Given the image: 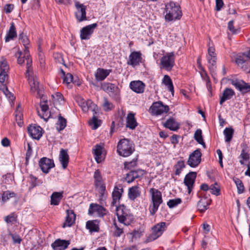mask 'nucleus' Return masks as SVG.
<instances>
[{
  "instance_id": "obj_16",
  "label": "nucleus",
  "mask_w": 250,
  "mask_h": 250,
  "mask_svg": "<svg viewBox=\"0 0 250 250\" xmlns=\"http://www.w3.org/2000/svg\"><path fill=\"white\" fill-rule=\"evenodd\" d=\"M39 165L42 171L45 174L48 173L55 167L53 160L46 157L41 158L39 162Z\"/></svg>"
},
{
  "instance_id": "obj_35",
  "label": "nucleus",
  "mask_w": 250,
  "mask_h": 250,
  "mask_svg": "<svg viewBox=\"0 0 250 250\" xmlns=\"http://www.w3.org/2000/svg\"><path fill=\"white\" fill-rule=\"evenodd\" d=\"M62 193V192H53L51 196V204L53 205H58L63 197Z\"/></svg>"
},
{
  "instance_id": "obj_8",
  "label": "nucleus",
  "mask_w": 250,
  "mask_h": 250,
  "mask_svg": "<svg viewBox=\"0 0 250 250\" xmlns=\"http://www.w3.org/2000/svg\"><path fill=\"white\" fill-rule=\"evenodd\" d=\"M19 40L21 41V42L24 46V55L26 59L27 71V72H29L30 67H31L32 63V60L31 58L30 55L29 54V51L28 50L29 41L26 35L23 34V33L20 34L19 35Z\"/></svg>"
},
{
  "instance_id": "obj_34",
  "label": "nucleus",
  "mask_w": 250,
  "mask_h": 250,
  "mask_svg": "<svg viewBox=\"0 0 250 250\" xmlns=\"http://www.w3.org/2000/svg\"><path fill=\"white\" fill-rule=\"evenodd\" d=\"M166 128L172 131H176L179 128V124L173 118H170L167 119L164 124Z\"/></svg>"
},
{
  "instance_id": "obj_41",
  "label": "nucleus",
  "mask_w": 250,
  "mask_h": 250,
  "mask_svg": "<svg viewBox=\"0 0 250 250\" xmlns=\"http://www.w3.org/2000/svg\"><path fill=\"white\" fill-rule=\"evenodd\" d=\"M16 195V194L13 191L9 190L4 191L1 195V202L4 203L10 198L15 197Z\"/></svg>"
},
{
  "instance_id": "obj_11",
  "label": "nucleus",
  "mask_w": 250,
  "mask_h": 250,
  "mask_svg": "<svg viewBox=\"0 0 250 250\" xmlns=\"http://www.w3.org/2000/svg\"><path fill=\"white\" fill-rule=\"evenodd\" d=\"M150 112L153 115H160L167 113L169 110L167 105H164L162 102L159 101L152 104L149 109Z\"/></svg>"
},
{
  "instance_id": "obj_18",
  "label": "nucleus",
  "mask_w": 250,
  "mask_h": 250,
  "mask_svg": "<svg viewBox=\"0 0 250 250\" xmlns=\"http://www.w3.org/2000/svg\"><path fill=\"white\" fill-rule=\"evenodd\" d=\"M230 83L235 87L238 89L242 94L250 92V84L245 83L244 81L238 79H231Z\"/></svg>"
},
{
  "instance_id": "obj_47",
  "label": "nucleus",
  "mask_w": 250,
  "mask_h": 250,
  "mask_svg": "<svg viewBox=\"0 0 250 250\" xmlns=\"http://www.w3.org/2000/svg\"><path fill=\"white\" fill-rule=\"evenodd\" d=\"M17 218V216L16 215V214L15 213L13 212L10 213L9 215L5 216L4 218V221L7 224H13L14 222H16Z\"/></svg>"
},
{
  "instance_id": "obj_48",
  "label": "nucleus",
  "mask_w": 250,
  "mask_h": 250,
  "mask_svg": "<svg viewBox=\"0 0 250 250\" xmlns=\"http://www.w3.org/2000/svg\"><path fill=\"white\" fill-rule=\"evenodd\" d=\"M235 184L236 185L238 193L239 194L242 193L244 191V187L241 180L238 178L233 179Z\"/></svg>"
},
{
  "instance_id": "obj_31",
  "label": "nucleus",
  "mask_w": 250,
  "mask_h": 250,
  "mask_svg": "<svg viewBox=\"0 0 250 250\" xmlns=\"http://www.w3.org/2000/svg\"><path fill=\"white\" fill-rule=\"evenodd\" d=\"M123 192V188H119L117 187H115L114 190L112 192V196L113 201L112 202V204L113 206H116L117 207L116 204L118 202H119L120 200L122 193Z\"/></svg>"
},
{
  "instance_id": "obj_19",
  "label": "nucleus",
  "mask_w": 250,
  "mask_h": 250,
  "mask_svg": "<svg viewBox=\"0 0 250 250\" xmlns=\"http://www.w3.org/2000/svg\"><path fill=\"white\" fill-rule=\"evenodd\" d=\"M75 4L77 10L76 13V17L77 20L79 22L86 20V6L78 1H76Z\"/></svg>"
},
{
  "instance_id": "obj_4",
  "label": "nucleus",
  "mask_w": 250,
  "mask_h": 250,
  "mask_svg": "<svg viewBox=\"0 0 250 250\" xmlns=\"http://www.w3.org/2000/svg\"><path fill=\"white\" fill-rule=\"evenodd\" d=\"M117 149L119 155L125 157L130 156L135 150L132 142L127 139L121 140L118 144Z\"/></svg>"
},
{
  "instance_id": "obj_51",
  "label": "nucleus",
  "mask_w": 250,
  "mask_h": 250,
  "mask_svg": "<svg viewBox=\"0 0 250 250\" xmlns=\"http://www.w3.org/2000/svg\"><path fill=\"white\" fill-rule=\"evenodd\" d=\"M16 57L18 58V63L19 64H22L25 61H26V57H24V52L22 53L21 50H18L16 54Z\"/></svg>"
},
{
  "instance_id": "obj_64",
  "label": "nucleus",
  "mask_w": 250,
  "mask_h": 250,
  "mask_svg": "<svg viewBox=\"0 0 250 250\" xmlns=\"http://www.w3.org/2000/svg\"><path fill=\"white\" fill-rule=\"evenodd\" d=\"M40 106L42 109V112H48V106L46 104V102H41L40 104Z\"/></svg>"
},
{
  "instance_id": "obj_6",
  "label": "nucleus",
  "mask_w": 250,
  "mask_h": 250,
  "mask_svg": "<svg viewBox=\"0 0 250 250\" xmlns=\"http://www.w3.org/2000/svg\"><path fill=\"white\" fill-rule=\"evenodd\" d=\"M166 223L161 222L154 226L151 228V232L147 238V242L153 241L160 237L166 230Z\"/></svg>"
},
{
  "instance_id": "obj_54",
  "label": "nucleus",
  "mask_w": 250,
  "mask_h": 250,
  "mask_svg": "<svg viewBox=\"0 0 250 250\" xmlns=\"http://www.w3.org/2000/svg\"><path fill=\"white\" fill-rule=\"evenodd\" d=\"M131 171L133 176L134 180L142 177L144 174V171L142 169L131 170Z\"/></svg>"
},
{
  "instance_id": "obj_49",
  "label": "nucleus",
  "mask_w": 250,
  "mask_h": 250,
  "mask_svg": "<svg viewBox=\"0 0 250 250\" xmlns=\"http://www.w3.org/2000/svg\"><path fill=\"white\" fill-rule=\"evenodd\" d=\"M209 190L212 194L216 196L220 194V187L217 183L211 185L209 187Z\"/></svg>"
},
{
  "instance_id": "obj_53",
  "label": "nucleus",
  "mask_w": 250,
  "mask_h": 250,
  "mask_svg": "<svg viewBox=\"0 0 250 250\" xmlns=\"http://www.w3.org/2000/svg\"><path fill=\"white\" fill-rule=\"evenodd\" d=\"M0 72H7L9 69V66L6 60H3L0 62Z\"/></svg>"
},
{
  "instance_id": "obj_24",
  "label": "nucleus",
  "mask_w": 250,
  "mask_h": 250,
  "mask_svg": "<svg viewBox=\"0 0 250 250\" xmlns=\"http://www.w3.org/2000/svg\"><path fill=\"white\" fill-rule=\"evenodd\" d=\"M235 94V93L232 89L226 88L220 96V104L222 105L225 101L230 100Z\"/></svg>"
},
{
  "instance_id": "obj_21",
  "label": "nucleus",
  "mask_w": 250,
  "mask_h": 250,
  "mask_svg": "<svg viewBox=\"0 0 250 250\" xmlns=\"http://www.w3.org/2000/svg\"><path fill=\"white\" fill-rule=\"evenodd\" d=\"M142 60V54L139 51L132 52L128 57V65L135 67L140 64Z\"/></svg>"
},
{
  "instance_id": "obj_28",
  "label": "nucleus",
  "mask_w": 250,
  "mask_h": 250,
  "mask_svg": "<svg viewBox=\"0 0 250 250\" xmlns=\"http://www.w3.org/2000/svg\"><path fill=\"white\" fill-rule=\"evenodd\" d=\"M17 36V34L16 32V29L14 22H11L10 26L7 32L5 38V42H8L11 40H14Z\"/></svg>"
},
{
  "instance_id": "obj_9",
  "label": "nucleus",
  "mask_w": 250,
  "mask_h": 250,
  "mask_svg": "<svg viewBox=\"0 0 250 250\" xmlns=\"http://www.w3.org/2000/svg\"><path fill=\"white\" fill-rule=\"evenodd\" d=\"M207 59L209 63L208 68L212 75L215 73V69L216 68V54L215 52V48L212 46H208V55H207Z\"/></svg>"
},
{
  "instance_id": "obj_56",
  "label": "nucleus",
  "mask_w": 250,
  "mask_h": 250,
  "mask_svg": "<svg viewBox=\"0 0 250 250\" xmlns=\"http://www.w3.org/2000/svg\"><path fill=\"white\" fill-rule=\"evenodd\" d=\"M95 115V114H94L92 119L89 123L90 124H93V126L92 127L93 129H96L100 125V124L99 123L100 121L98 120Z\"/></svg>"
},
{
  "instance_id": "obj_57",
  "label": "nucleus",
  "mask_w": 250,
  "mask_h": 250,
  "mask_svg": "<svg viewBox=\"0 0 250 250\" xmlns=\"http://www.w3.org/2000/svg\"><path fill=\"white\" fill-rule=\"evenodd\" d=\"M30 181L31 183V185L33 188L39 185L41 183V182L38 179V178L33 175H31L30 176Z\"/></svg>"
},
{
  "instance_id": "obj_61",
  "label": "nucleus",
  "mask_w": 250,
  "mask_h": 250,
  "mask_svg": "<svg viewBox=\"0 0 250 250\" xmlns=\"http://www.w3.org/2000/svg\"><path fill=\"white\" fill-rule=\"evenodd\" d=\"M52 97L54 101L57 100L59 102H61L63 100L62 95L59 92L56 93L55 95H52Z\"/></svg>"
},
{
  "instance_id": "obj_26",
  "label": "nucleus",
  "mask_w": 250,
  "mask_h": 250,
  "mask_svg": "<svg viewBox=\"0 0 250 250\" xmlns=\"http://www.w3.org/2000/svg\"><path fill=\"white\" fill-rule=\"evenodd\" d=\"M130 89L137 93H142L144 91L145 85L140 81L131 82L129 84Z\"/></svg>"
},
{
  "instance_id": "obj_60",
  "label": "nucleus",
  "mask_w": 250,
  "mask_h": 250,
  "mask_svg": "<svg viewBox=\"0 0 250 250\" xmlns=\"http://www.w3.org/2000/svg\"><path fill=\"white\" fill-rule=\"evenodd\" d=\"M125 180L128 183H130L134 181L133 176L131 171L129 173H128L126 174V176L125 177Z\"/></svg>"
},
{
  "instance_id": "obj_58",
  "label": "nucleus",
  "mask_w": 250,
  "mask_h": 250,
  "mask_svg": "<svg viewBox=\"0 0 250 250\" xmlns=\"http://www.w3.org/2000/svg\"><path fill=\"white\" fill-rule=\"evenodd\" d=\"M12 237L13 242L14 243L20 244L21 241V239L20 236L16 234H10Z\"/></svg>"
},
{
  "instance_id": "obj_3",
  "label": "nucleus",
  "mask_w": 250,
  "mask_h": 250,
  "mask_svg": "<svg viewBox=\"0 0 250 250\" xmlns=\"http://www.w3.org/2000/svg\"><path fill=\"white\" fill-rule=\"evenodd\" d=\"M151 195V204L149 205V211L153 215L157 211L159 206L163 203L161 192L157 189L151 188L149 190Z\"/></svg>"
},
{
  "instance_id": "obj_20",
  "label": "nucleus",
  "mask_w": 250,
  "mask_h": 250,
  "mask_svg": "<svg viewBox=\"0 0 250 250\" xmlns=\"http://www.w3.org/2000/svg\"><path fill=\"white\" fill-rule=\"evenodd\" d=\"M27 130L29 135L33 139L39 140L42 135V129L36 125H30Z\"/></svg>"
},
{
  "instance_id": "obj_2",
  "label": "nucleus",
  "mask_w": 250,
  "mask_h": 250,
  "mask_svg": "<svg viewBox=\"0 0 250 250\" xmlns=\"http://www.w3.org/2000/svg\"><path fill=\"white\" fill-rule=\"evenodd\" d=\"M116 215L118 221L125 226L129 225L133 221V215L130 211L124 205L116 207Z\"/></svg>"
},
{
  "instance_id": "obj_38",
  "label": "nucleus",
  "mask_w": 250,
  "mask_h": 250,
  "mask_svg": "<svg viewBox=\"0 0 250 250\" xmlns=\"http://www.w3.org/2000/svg\"><path fill=\"white\" fill-rule=\"evenodd\" d=\"M15 119L16 121L20 126H21L23 124V116L21 112V108L20 105L19 104L16 111H15Z\"/></svg>"
},
{
  "instance_id": "obj_37",
  "label": "nucleus",
  "mask_w": 250,
  "mask_h": 250,
  "mask_svg": "<svg viewBox=\"0 0 250 250\" xmlns=\"http://www.w3.org/2000/svg\"><path fill=\"white\" fill-rule=\"evenodd\" d=\"M163 83L167 86V89L171 93L174 94V86L171 79L168 75H165L163 79Z\"/></svg>"
},
{
  "instance_id": "obj_45",
  "label": "nucleus",
  "mask_w": 250,
  "mask_h": 250,
  "mask_svg": "<svg viewBox=\"0 0 250 250\" xmlns=\"http://www.w3.org/2000/svg\"><path fill=\"white\" fill-rule=\"evenodd\" d=\"M61 73L63 76V83L66 84H69L72 82L73 76L70 73H67L66 75L65 74L64 71L62 70H61Z\"/></svg>"
},
{
  "instance_id": "obj_43",
  "label": "nucleus",
  "mask_w": 250,
  "mask_h": 250,
  "mask_svg": "<svg viewBox=\"0 0 250 250\" xmlns=\"http://www.w3.org/2000/svg\"><path fill=\"white\" fill-rule=\"evenodd\" d=\"M58 125L57 129L59 131L62 130L66 125V120L62 117L61 115L58 117V121L57 123Z\"/></svg>"
},
{
  "instance_id": "obj_5",
  "label": "nucleus",
  "mask_w": 250,
  "mask_h": 250,
  "mask_svg": "<svg viewBox=\"0 0 250 250\" xmlns=\"http://www.w3.org/2000/svg\"><path fill=\"white\" fill-rule=\"evenodd\" d=\"M30 69L31 67H30L29 71L27 72L26 70V72L28 74V81L31 91L34 94L36 93L37 97L42 98L43 97V87L39 83L38 79L37 77L30 76L29 72Z\"/></svg>"
},
{
  "instance_id": "obj_7",
  "label": "nucleus",
  "mask_w": 250,
  "mask_h": 250,
  "mask_svg": "<svg viewBox=\"0 0 250 250\" xmlns=\"http://www.w3.org/2000/svg\"><path fill=\"white\" fill-rule=\"evenodd\" d=\"M175 64V55L173 52L165 54L160 60L161 68L167 71L172 70Z\"/></svg>"
},
{
  "instance_id": "obj_29",
  "label": "nucleus",
  "mask_w": 250,
  "mask_h": 250,
  "mask_svg": "<svg viewBox=\"0 0 250 250\" xmlns=\"http://www.w3.org/2000/svg\"><path fill=\"white\" fill-rule=\"evenodd\" d=\"M140 195L141 191L139 187L138 186H133L129 188L128 191V197L130 200L134 201Z\"/></svg>"
},
{
  "instance_id": "obj_30",
  "label": "nucleus",
  "mask_w": 250,
  "mask_h": 250,
  "mask_svg": "<svg viewBox=\"0 0 250 250\" xmlns=\"http://www.w3.org/2000/svg\"><path fill=\"white\" fill-rule=\"evenodd\" d=\"M210 202V199L208 198H201L197 203L198 210L201 212H205L208 208Z\"/></svg>"
},
{
  "instance_id": "obj_39",
  "label": "nucleus",
  "mask_w": 250,
  "mask_h": 250,
  "mask_svg": "<svg viewBox=\"0 0 250 250\" xmlns=\"http://www.w3.org/2000/svg\"><path fill=\"white\" fill-rule=\"evenodd\" d=\"M76 215L72 210L67 211V216H66V224L67 226H71L75 222Z\"/></svg>"
},
{
  "instance_id": "obj_36",
  "label": "nucleus",
  "mask_w": 250,
  "mask_h": 250,
  "mask_svg": "<svg viewBox=\"0 0 250 250\" xmlns=\"http://www.w3.org/2000/svg\"><path fill=\"white\" fill-rule=\"evenodd\" d=\"M86 228L91 232H97L99 230V222L97 220L88 221Z\"/></svg>"
},
{
  "instance_id": "obj_10",
  "label": "nucleus",
  "mask_w": 250,
  "mask_h": 250,
  "mask_svg": "<svg viewBox=\"0 0 250 250\" xmlns=\"http://www.w3.org/2000/svg\"><path fill=\"white\" fill-rule=\"evenodd\" d=\"M93 177L95 186L99 188L100 197L102 198L105 197V185L104 183L102 174L99 169L96 170Z\"/></svg>"
},
{
  "instance_id": "obj_27",
  "label": "nucleus",
  "mask_w": 250,
  "mask_h": 250,
  "mask_svg": "<svg viewBox=\"0 0 250 250\" xmlns=\"http://www.w3.org/2000/svg\"><path fill=\"white\" fill-rule=\"evenodd\" d=\"M111 70L110 69H104L103 68H98L95 74V79L97 81H102L104 80L110 74Z\"/></svg>"
},
{
  "instance_id": "obj_12",
  "label": "nucleus",
  "mask_w": 250,
  "mask_h": 250,
  "mask_svg": "<svg viewBox=\"0 0 250 250\" xmlns=\"http://www.w3.org/2000/svg\"><path fill=\"white\" fill-rule=\"evenodd\" d=\"M78 102L83 112H87L90 110L94 114L97 113L98 111V106L91 100H87L86 101H84L83 99H80Z\"/></svg>"
},
{
  "instance_id": "obj_15",
  "label": "nucleus",
  "mask_w": 250,
  "mask_h": 250,
  "mask_svg": "<svg viewBox=\"0 0 250 250\" xmlns=\"http://www.w3.org/2000/svg\"><path fill=\"white\" fill-rule=\"evenodd\" d=\"M202 153L200 149L194 151L189 156L188 164L192 167H195L199 165L201 161Z\"/></svg>"
},
{
  "instance_id": "obj_55",
  "label": "nucleus",
  "mask_w": 250,
  "mask_h": 250,
  "mask_svg": "<svg viewBox=\"0 0 250 250\" xmlns=\"http://www.w3.org/2000/svg\"><path fill=\"white\" fill-rule=\"evenodd\" d=\"M137 159H133L132 161L127 162H125L124 163V166L125 168L127 169H130L131 168L134 167L136 166L137 163H136Z\"/></svg>"
},
{
  "instance_id": "obj_50",
  "label": "nucleus",
  "mask_w": 250,
  "mask_h": 250,
  "mask_svg": "<svg viewBox=\"0 0 250 250\" xmlns=\"http://www.w3.org/2000/svg\"><path fill=\"white\" fill-rule=\"evenodd\" d=\"M182 203V200L181 198H177L174 199L169 200L167 203V205L169 207V208H173L178 205L181 204Z\"/></svg>"
},
{
  "instance_id": "obj_23",
  "label": "nucleus",
  "mask_w": 250,
  "mask_h": 250,
  "mask_svg": "<svg viewBox=\"0 0 250 250\" xmlns=\"http://www.w3.org/2000/svg\"><path fill=\"white\" fill-rule=\"evenodd\" d=\"M103 144L96 145L93 149L95 159L98 163L102 162L104 159L105 156L103 153Z\"/></svg>"
},
{
  "instance_id": "obj_63",
  "label": "nucleus",
  "mask_w": 250,
  "mask_h": 250,
  "mask_svg": "<svg viewBox=\"0 0 250 250\" xmlns=\"http://www.w3.org/2000/svg\"><path fill=\"white\" fill-rule=\"evenodd\" d=\"M3 91L6 97L9 99L10 100H13L14 99V97L13 94L8 90L7 87H5Z\"/></svg>"
},
{
  "instance_id": "obj_13",
  "label": "nucleus",
  "mask_w": 250,
  "mask_h": 250,
  "mask_svg": "<svg viewBox=\"0 0 250 250\" xmlns=\"http://www.w3.org/2000/svg\"><path fill=\"white\" fill-rule=\"evenodd\" d=\"M101 89L110 96L117 98L119 95V88L114 83L104 82L101 84Z\"/></svg>"
},
{
  "instance_id": "obj_25",
  "label": "nucleus",
  "mask_w": 250,
  "mask_h": 250,
  "mask_svg": "<svg viewBox=\"0 0 250 250\" xmlns=\"http://www.w3.org/2000/svg\"><path fill=\"white\" fill-rule=\"evenodd\" d=\"M69 244L70 241L68 240L58 239L51 244V247L54 250H64Z\"/></svg>"
},
{
  "instance_id": "obj_42",
  "label": "nucleus",
  "mask_w": 250,
  "mask_h": 250,
  "mask_svg": "<svg viewBox=\"0 0 250 250\" xmlns=\"http://www.w3.org/2000/svg\"><path fill=\"white\" fill-rule=\"evenodd\" d=\"M224 134L225 135V141L229 142L232 138L234 133V130L231 127H226L224 130Z\"/></svg>"
},
{
  "instance_id": "obj_62",
  "label": "nucleus",
  "mask_w": 250,
  "mask_h": 250,
  "mask_svg": "<svg viewBox=\"0 0 250 250\" xmlns=\"http://www.w3.org/2000/svg\"><path fill=\"white\" fill-rule=\"evenodd\" d=\"M215 9L216 11H219L224 5L223 0H215Z\"/></svg>"
},
{
  "instance_id": "obj_44",
  "label": "nucleus",
  "mask_w": 250,
  "mask_h": 250,
  "mask_svg": "<svg viewBox=\"0 0 250 250\" xmlns=\"http://www.w3.org/2000/svg\"><path fill=\"white\" fill-rule=\"evenodd\" d=\"M113 226L114 228V236L120 237L124 233L123 228L120 225H118L115 221L113 223Z\"/></svg>"
},
{
  "instance_id": "obj_22",
  "label": "nucleus",
  "mask_w": 250,
  "mask_h": 250,
  "mask_svg": "<svg viewBox=\"0 0 250 250\" xmlns=\"http://www.w3.org/2000/svg\"><path fill=\"white\" fill-rule=\"evenodd\" d=\"M196 176L197 173L196 172H190L185 177L184 184L187 187L189 194L190 193L192 190Z\"/></svg>"
},
{
  "instance_id": "obj_32",
  "label": "nucleus",
  "mask_w": 250,
  "mask_h": 250,
  "mask_svg": "<svg viewBox=\"0 0 250 250\" xmlns=\"http://www.w3.org/2000/svg\"><path fill=\"white\" fill-rule=\"evenodd\" d=\"M137 125L138 123L135 118V114L132 113H128L126 118V127L134 129Z\"/></svg>"
},
{
  "instance_id": "obj_40",
  "label": "nucleus",
  "mask_w": 250,
  "mask_h": 250,
  "mask_svg": "<svg viewBox=\"0 0 250 250\" xmlns=\"http://www.w3.org/2000/svg\"><path fill=\"white\" fill-rule=\"evenodd\" d=\"M202 134V130L200 129H198L194 133V138L199 144H201L203 146L204 148H206V144L204 142Z\"/></svg>"
},
{
  "instance_id": "obj_14",
  "label": "nucleus",
  "mask_w": 250,
  "mask_h": 250,
  "mask_svg": "<svg viewBox=\"0 0 250 250\" xmlns=\"http://www.w3.org/2000/svg\"><path fill=\"white\" fill-rule=\"evenodd\" d=\"M106 210L102 206L92 203L90 205L88 214L96 217H103L106 214Z\"/></svg>"
},
{
  "instance_id": "obj_46",
  "label": "nucleus",
  "mask_w": 250,
  "mask_h": 250,
  "mask_svg": "<svg viewBox=\"0 0 250 250\" xmlns=\"http://www.w3.org/2000/svg\"><path fill=\"white\" fill-rule=\"evenodd\" d=\"M240 159L239 162L242 165H245V161H247L249 159V155L244 149L241 151L240 155L239 157Z\"/></svg>"
},
{
  "instance_id": "obj_33",
  "label": "nucleus",
  "mask_w": 250,
  "mask_h": 250,
  "mask_svg": "<svg viewBox=\"0 0 250 250\" xmlns=\"http://www.w3.org/2000/svg\"><path fill=\"white\" fill-rule=\"evenodd\" d=\"M59 159L63 168H66L69 161V156L66 150L63 149L61 150Z\"/></svg>"
},
{
  "instance_id": "obj_1",
  "label": "nucleus",
  "mask_w": 250,
  "mask_h": 250,
  "mask_svg": "<svg viewBox=\"0 0 250 250\" xmlns=\"http://www.w3.org/2000/svg\"><path fill=\"white\" fill-rule=\"evenodd\" d=\"M165 19L167 21L179 20L182 16L180 5L176 3L170 1L165 6Z\"/></svg>"
},
{
  "instance_id": "obj_17",
  "label": "nucleus",
  "mask_w": 250,
  "mask_h": 250,
  "mask_svg": "<svg viewBox=\"0 0 250 250\" xmlns=\"http://www.w3.org/2000/svg\"><path fill=\"white\" fill-rule=\"evenodd\" d=\"M97 26V23H94L82 28L80 31V38L81 40H89Z\"/></svg>"
},
{
  "instance_id": "obj_59",
  "label": "nucleus",
  "mask_w": 250,
  "mask_h": 250,
  "mask_svg": "<svg viewBox=\"0 0 250 250\" xmlns=\"http://www.w3.org/2000/svg\"><path fill=\"white\" fill-rule=\"evenodd\" d=\"M234 21L233 20L230 21L228 23V29L233 34L237 33V30H235L234 26Z\"/></svg>"
},
{
  "instance_id": "obj_52",
  "label": "nucleus",
  "mask_w": 250,
  "mask_h": 250,
  "mask_svg": "<svg viewBox=\"0 0 250 250\" xmlns=\"http://www.w3.org/2000/svg\"><path fill=\"white\" fill-rule=\"evenodd\" d=\"M104 103L103 104V107L105 111H109L112 109L114 107L113 104L110 103L107 99L105 97L104 98Z\"/></svg>"
}]
</instances>
